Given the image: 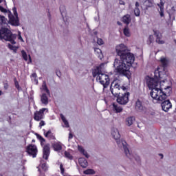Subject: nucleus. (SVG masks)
<instances>
[{
    "instance_id": "f257e3e1",
    "label": "nucleus",
    "mask_w": 176,
    "mask_h": 176,
    "mask_svg": "<svg viewBox=\"0 0 176 176\" xmlns=\"http://www.w3.org/2000/svg\"><path fill=\"white\" fill-rule=\"evenodd\" d=\"M154 74L155 78H160V89L162 93V94H159L158 101H164L171 94V82L167 80V74H164V72H162L160 67H158ZM160 96H162V98H160Z\"/></svg>"
},
{
    "instance_id": "f03ea898",
    "label": "nucleus",
    "mask_w": 176,
    "mask_h": 176,
    "mask_svg": "<svg viewBox=\"0 0 176 176\" xmlns=\"http://www.w3.org/2000/svg\"><path fill=\"white\" fill-rule=\"evenodd\" d=\"M145 80L146 86L151 90L150 96L152 97L153 100L159 101V94H162V96H160V98H162L163 96L164 97V95L162 93V89H160V78L155 77V73L154 78L147 76H146Z\"/></svg>"
},
{
    "instance_id": "7ed1b4c3",
    "label": "nucleus",
    "mask_w": 176,
    "mask_h": 176,
    "mask_svg": "<svg viewBox=\"0 0 176 176\" xmlns=\"http://www.w3.org/2000/svg\"><path fill=\"white\" fill-rule=\"evenodd\" d=\"M104 65L105 64L102 63L100 66L96 67L92 72V75L94 78H96L97 82L102 85L104 89H107L109 86V76L105 74L102 71H104Z\"/></svg>"
},
{
    "instance_id": "20e7f679",
    "label": "nucleus",
    "mask_w": 176,
    "mask_h": 176,
    "mask_svg": "<svg viewBox=\"0 0 176 176\" xmlns=\"http://www.w3.org/2000/svg\"><path fill=\"white\" fill-rule=\"evenodd\" d=\"M7 20L5 16L0 15V24H6ZM16 38L17 35L14 34L12 32L8 29V28H1L0 30V39L1 41H6L10 42L12 45H16Z\"/></svg>"
},
{
    "instance_id": "39448f33",
    "label": "nucleus",
    "mask_w": 176,
    "mask_h": 176,
    "mask_svg": "<svg viewBox=\"0 0 176 176\" xmlns=\"http://www.w3.org/2000/svg\"><path fill=\"white\" fill-rule=\"evenodd\" d=\"M133 63H134V60L130 62L129 58L124 60L115 59L113 67L116 72L122 75H129L130 74V67H131Z\"/></svg>"
},
{
    "instance_id": "423d86ee",
    "label": "nucleus",
    "mask_w": 176,
    "mask_h": 176,
    "mask_svg": "<svg viewBox=\"0 0 176 176\" xmlns=\"http://www.w3.org/2000/svg\"><path fill=\"white\" fill-rule=\"evenodd\" d=\"M116 52L121 60H126V58H129V61L130 63L135 60L134 54L129 52V48L123 43L118 44L116 46Z\"/></svg>"
},
{
    "instance_id": "0eeeda50",
    "label": "nucleus",
    "mask_w": 176,
    "mask_h": 176,
    "mask_svg": "<svg viewBox=\"0 0 176 176\" xmlns=\"http://www.w3.org/2000/svg\"><path fill=\"white\" fill-rule=\"evenodd\" d=\"M111 133L113 138L116 140L118 146L120 148H123L126 156L131 157L130 150H129V147H127V142L123 140H120V133H119L118 128L112 127Z\"/></svg>"
},
{
    "instance_id": "6e6552de",
    "label": "nucleus",
    "mask_w": 176,
    "mask_h": 176,
    "mask_svg": "<svg viewBox=\"0 0 176 176\" xmlns=\"http://www.w3.org/2000/svg\"><path fill=\"white\" fill-rule=\"evenodd\" d=\"M110 90L113 96L116 97L120 94L121 91H126V87L120 86L118 80H114L111 82Z\"/></svg>"
},
{
    "instance_id": "1a4fd4ad",
    "label": "nucleus",
    "mask_w": 176,
    "mask_h": 176,
    "mask_svg": "<svg viewBox=\"0 0 176 176\" xmlns=\"http://www.w3.org/2000/svg\"><path fill=\"white\" fill-rule=\"evenodd\" d=\"M36 137H37L38 140H39L41 141V145L42 146L44 145L43 147V157L45 160H47V159H49V156L50 155V144H45V142L46 140H45V138L41 137V135L36 134Z\"/></svg>"
},
{
    "instance_id": "9d476101",
    "label": "nucleus",
    "mask_w": 176,
    "mask_h": 176,
    "mask_svg": "<svg viewBox=\"0 0 176 176\" xmlns=\"http://www.w3.org/2000/svg\"><path fill=\"white\" fill-rule=\"evenodd\" d=\"M12 12L14 15L10 14V12L8 13L10 21L12 25H19L20 23L19 22V15L17 14V10L16 9V8H12Z\"/></svg>"
},
{
    "instance_id": "9b49d317",
    "label": "nucleus",
    "mask_w": 176,
    "mask_h": 176,
    "mask_svg": "<svg viewBox=\"0 0 176 176\" xmlns=\"http://www.w3.org/2000/svg\"><path fill=\"white\" fill-rule=\"evenodd\" d=\"M130 96L129 93L120 94L117 96V102L120 104V105H126L129 102V96Z\"/></svg>"
},
{
    "instance_id": "f8f14e48",
    "label": "nucleus",
    "mask_w": 176,
    "mask_h": 176,
    "mask_svg": "<svg viewBox=\"0 0 176 176\" xmlns=\"http://www.w3.org/2000/svg\"><path fill=\"white\" fill-rule=\"evenodd\" d=\"M162 102L161 107L162 111L164 112H168L171 108H173V104L170 101V100H164Z\"/></svg>"
},
{
    "instance_id": "ddd939ff",
    "label": "nucleus",
    "mask_w": 176,
    "mask_h": 176,
    "mask_svg": "<svg viewBox=\"0 0 176 176\" xmlns=\"http://www.w3.org/2000/svg\"><path fill=\"white\" fill-rule=\"evenodd\" d=\"M27 152L30 155V156H32V157H36L38 148H36V146L34 144H30L27 147Z\"/></svg>"
},
{
    "instance_id": "4468645a",
    "label": "nucleus",
    "mask_w": 176,
    "mask_h": 176,
    "mask_svg": "<svg viewBox=\"0 0 176 176\" xmlns=\"http://www.w3.org/2000/svg\"><path fill=\"white\" fill-rule=\"evenodd\" d=\"M45 111H47V109L43 108L40 109V111H36L34 113V120H36L37 122H39V120H42V119H43Z\"/></svg>"
},
{
    "instance_id": "2eb2a0df",
    "label": "nucleus",
    "mask_w": 176,
    "mask_h": 176,
    "mask_svg": "<svg viewBox=\"0 0 176 176\" xmlns=\"http://www.w3.org/2000/svg\"><path fill=\"white\" fill-rule=\"evenodd\" d=\"M135 109L138 112H142V113H146V108L142 106V103L140 100H138L135 103Z\"/></svg>"
},
{
    "instance_id": "dca6fc26",
    "label": "nucleus",
    "mask_w": 176,
    "mask_h": 176,
    "mask_svg": "<svg viewBox=\"0 0 176 176\" xmlns=\"http://www.w3.org/2000/svg\"><path fill=\"white\" fill-rule=\"evenodd\" d=\"M160 63L163 67L162 71H161V72H164V67H167L168 64V58L162 56L160 58Z\"/></svg>"
},
{
    "instance_id": "f3484780",
    "label": "nucleus",
    "mask_w": 176,
    "mask_h": 176,
    "mask_svg": "<svg viewBox=\"0 0 176 176\" xmlns=\"http://www.w3.org/2000/svg\"><path fill=\"white\" fill-rule=\"evenodd\" d=\"M41 101L42 104H44V105H47V104H49V98L47 97V94H43L41 96Z\"/></svg>"
},
{
    "instance_id": "a211bd4d",
    "label": "nucleus",
    "mask_w": 176,
    "mask_h": 176,
    "mask_svg": "<svg viewBox=\"0 0 176 176\" xmlns=\"http://www.w3.org/2000/svg\"><path fill=\"white\" fill-rule=\"evenodd\" d=\"M78 162H79V164L83 168H86V167H87L88 164H87V160H86V159L83 157L79 158Z\"/></svg>"
},
{
    "instance_id": "6ab92c4d",
    "label": "nucleus",
    "mask_w": 176,
    "mask_h": 176,
    "mask_svg": "<svg viewBox=\"0 0 176 176\" xmlns=\"http://www.w3.org/2000/svg\"><path fill=\"white\" fill-rule=\"evenodd\" d=\"M113 111H115L116 113H119L123 111V108L122 107L116 104H113Z\"/></svg>"
},
{
    "instance_id": "aec40b11",
    "label": "nucleus",
    "mask_w": 176,
    "mask_h": 176,
    "mask_svg": "<svg viewBox=\"0 0 176 176\" xmlns=\"http://www.w3.org/2000/svg\"><path fill=\"white\" fill-rule=\"evenodd\" d=\"M44 134L45 137L50 140H56V136H54V134L52 133V131H48L47 133L44 132Z\"/></svg>"
},
{
    "instance_id": "412c9836",
    "label": "nucleus",
    "mask_w": 176,
    "mask_h": 176,
    "mask_svg": "<svg viewBox=\"0 0 176 176\" xmlns=\"http://www.w3.org/2000/svg\"><path fill=\"white\" fill-rule=\"evenodd\" d=\"M78 149L79 152H80V153H82V155L84 156H85V157H87V159H89V157H90V155H89L87 152L83 149V147L78 146Z\"/></svg>"
},
{
    "instance_id": "4be33fe9",
    "label": "nucleus",
    "mask_w": 176,
    "mask_h": 176,
    "mask_svg": "<svg viewBox=\"0 0 176 176\" xmlns=\"http://www.w3.org/2000/svg\"><path fill=\"white\" fill-rule=\"evenodd\" d=\"M122 21L125 24H130V21H131V18L130 17L129 14L125 15L122 18Z\"/></svg>"
},
{
    "instance_id": "5701e85b",
    "label": "nucleus",
    "mask_w": 176,
    "mask_h": 176,
    "mask_svg": "<svg viewBox=\"0 0 176 176\" xmlns=\"http://www.w3.org/2000/svg\"><path fill=\"white\" fill-rule=\"evenodd\" d=\"M60 119L63 121V122L65 124V127H69V123L68 122V120H67V118H65V116H64V115L60 114Z\"/></svg>"
},
{
    "instance_id": "b1692460",
    "label": "nucleus",
    "mask_w": 176,
    "mask_h": 176,
    "mask_svg": "<svg viewBox=\"0 0 176 176\" xmlns=\"http://www.w3.org/2000/svg\"><path fill=\"white\" fill-rule=\"evenodd\" d=\"M144 5L146 9H148V8H152V6H153V1L152 0H146Z\"/></svg>"
},
{
    "instance_id": "393cba45",
    "label": "nucleus",
    "mask_w": 176,
    "mask_h": 176,
    "mask_svg": "<svg viewBox=\"0 0 176 176\" xmlns=\"http://www.w3.org/2000/svg\"><path fill=\"white\" fill-rule=\"evenodd\" d=\"M135 121V118L134 117H129L126 118V123L127 126H131L133 123Z\"/></svg>"
},
{
    "instance_id": "a878e982",
    "label": "nucleus",
    "mask_w": 176,
    "mask_h": 176,
    "mask_svg": "<svg viewBox=\"0 0 176 176\" xmlns=\"http://www.w3.org/2000/svg\"><path fill=\"white\" fill-rule=\"evenodd\" d=\"M54 151H58L63 149V146L60 142L54 144L53 145Z\"/></svg>"
},
{
    "instance_id": "bb28decb",
    "label": "nucleus",
    "mask_w": 176,
    "mask_h": 176,
    "mask_svg": "<svg viewBox=\"0 0 176 176\" xmlns=\"http://www.w3.org/2000/svg\"><path fill=\"white\" fill-rule=\"evenodd\" d=\"M41 89L47 93V96H50V91H49L47 86H46V82L43 81Z\"/></svg>"
},
{
    "instance_id": "cd10ccee",
    "label": "nucleus",
    "mask_w": 176,
    "mask_h": 176,
    "mask_svg": "<svg viewBox=\"0 0 176 176\" xmlns=\"http://www.w3.org/2000/svg\"><path fill=\"white\" fill-rule=\"evenodd\" d=\"M83 174H85L86 175H93L96 174V171L93 169H87L86 170L83 171Z\"/></svg>"
},
{
    "instance_id": "c85d7f7f",
    "label": "nucleus",
    "mask_w": 176,
    "mask_h": 176,
    "mask_svg": "<svg viewBox=\"0 0 176 176\" xmlns=\"http://www.w3.org/2000/svg\"><path fill=\"white\" fill-rule=\"evenodd\" d=\"M129 153H130V157L127 156L129 157V159H131V160H133V159H135V160H136V162H140V156L135 155V156L133 155V154H131V153H130L129 151Z\"/></svg>"
},
{
    "instance_id": "c756f323",
    "label": "nucleus",
    "mask_w": 176,
    "mask_h": 176,
    "mask_svg": "<svg viewBox=\"0 0 176 176\" xmlns=\"http://www.w3.org/2000/svg\"><path fill=\"white\" fill-rule=\"evenodd\" d=\"M124 32V35H125V36H131V34L130 33V29H129V28H125L123 30Z\"/></svg>"
},
{
    "instance_id": "7c9ffc66",
    "label": "nucleus",
    "mask_w": 176,
    "mask_h": 176,
    "mask_svg": "<svg viewBox=\"0 0 176 176\" xmlns=\"http://www.w3.org/2000/svg\"><path fill=\"white\" fill-rule=\"evenodd\" d=\"M21 54H22V57L25 60V61H28V56L27 55V52H25V51H24V50H22L21 51Z\"/></svg>"
},
{
    "instance_id": "2f4dec72",
    "label": "nucleus",
    "mask_w": 176,
    "mask_h": 176,
    "mask_svg": "<svg viewBox=\"0 0 176 176\" xmlns=\"http://www.w3.org/2000/svg\"><path fill=\"white\" fill-rule=\"evenodd\" d=\"M41 167L44 171H46V170H47V166L43 161H41Z\"/></svg>"
},
{
    "instance_id": "473e14b6",
    "label": "nucleus",
    "mask_w": 176,
    "mask_h": 176,
    "mask_svg": "<svg viewBox=\"0 0 176 176\" xmlns=\"http://www.w3.org/2000/svg\"><path fill=\"white\" fill-rule=\"evenodd\" d=\"M157 6L160 8V11L164 10V3L163 1H160V3L157 4Z\"/></svg>"
},
{
    "instance_id": "72a5a7b5",
    "label": "nucleus",
    "mask_w": 176,
    "mask_h": 176,
    "mask_svg": "<svg viewBox=\"0 0 176 176\" xmlns=\"http://www.w3.org/2000/svg\"><path fill=\"white\" fill-rule=\"evenodd\" d=\"M8 47L10 50H13L14 53L17 52V47L12 45V44H8Z\"/></svg>"
},
{
    "instance_id": "f704fd0d",
    "label": "nucleus",
    "mask_w": 176,
    "mask_h": 176,
    "mask_svg": "<svg viewBox=\"0 0 176 176\" xmlns=\"http://www.w3.org/2000/svg\"><path fill=\"white\" fill-rule=\"evenodd\" d=\"M95 53L97 54L98 57H101V55L102 54L100 48H95Z\"/></svg>"
},
{
    "instance_id": "c9c22d12",
    "label": "nucleus",
    "mask_w": 176,
    "mask_h": 176,
    "mask_svg": "<svg viewBox=\"0 0 176 176\" xmlns=\"http://www.w3.org/2000/svg\"><path fill=\"white\" fill-rule=\"evenodd\" d=\"M134 13H135V16L138 17V16H140V14H141V11H140V8H135L134 10Z\"/></svg>"
},
{
    "instance_id": "e433bc0d",
    "label": "nucleus",
    "mask_w": 176,
    "mask_h": 176,
    "mask_svg": "<svg viewBox=\"0 0 176 176\" xmlns=\"http://www.w3.org/2000/svg\"><path fill=\"white\" fill-rule=\"evenodd\" d=\"M31 79H32V80H34V82H36V83H38V79H36V73L32 74Z\"/></svg>"
},
{
    "instance_id": "4c0bfd02",
    "label": "nucleus",
    "mask_w": 176,
    "mask_h": 176,
    "mask_svg": "<svg viewBox=\"0 0 176 176\" xmlns=\"http://www.w3.org/2000/svg\"><path fill=\"white\" fill-rule=\"evenodd\" d=\"M65 156L67 159H69L70 160L72 159V155L68 151H65Z\"/></svg>"
},
{
    "instance_id": "58836bf2",
    "label": "nucleus",
    "mask_w": 176,
    "mask_h": 176,
    "mask_svg": "<svg viewBox=\"0 0 176 176\" xmlns=\"http://www.w3.org/2000/svg\"><path fill=\"white\" fill-rule=\"evenodd\" d=\"M156 42H157V43H159L160 45L164 44V41L161 40L160 37H159V36H157Z\"/></svg>"
},
{
    "instance_id": "ea45409f",
    "label": "nucleus",
    "mask_w": 176,
    "mask_h": 176,
    "mask_svg": "<svg viewBox=\"0 0 176 176\" xmlns=\"http://www.w3.org/2000/svg\"><path fill=\"white\" fill-rule=\"evenodd\" d=\"M3 0H0V3L2 2ZM0 11H1L3 13H6L8 12L7 9L3 8V7L0 6Z\"/></svg>"
},
{
    "instance_id": "a19ab883",
    "label": "nucleus",
    "mask_w": 176,
    "mask_h": 176,
    "mask_svg": "<svg viewBox=\"0 0 176 176\" xmlns=\"http://www.w3.org/2000/svg\"><path fill=\"white\" fill-rule=\"evenodd\" d=\"M18 39L21 42H24V39H23V37H21V32H18Z\"/></svg>"
},
{
    "instance_id": "79ce46f5",
    "label": "nucleus",
    "mask_w": 176,
    "mask_h": 176,
    "mask_svg": "<svg viewBox=\"0 0 176 176\" xmlns=\"http://www.w3.org/2000/svg\"><path fill=\"white\" fill-rule=\"evenodd\" d=\"M153 42V35H150L148 40V43L151 44Z\"/></svg>"
},
{
    "instance_id": "37998d69",
    "label": "nucleus",
    "mask_w": 176,
    "mask_h": 176,
    "mask_svg": "<svg viewBox=\"0 0 176 176\" xmlns=\"http://www.w3.org/2000/svg\"><path fill=\"white\" fill-rule=\"evenodd\" d=\"M97 43H98V45H104V41H102V38H98Z\"/></svg>"
},
{
    "instance_id": "c03bdc74",
    "label": "nucleus",
    "mask_w": 176,
    "mask_h": 176,
    "mask_svg": "<svg viewBox=\"0 0 176 176\" xmlns=\"http://www.w3.org/2000/svg\"><path fill=\"white\" fill-rule=\"evenodd\" d=\"M45 121L41 120L39 124V127H41V129L43 126H45Z\"/></svg>"
},
{
    "instance_id": "a18cd8bd",
    "label": "nucleus",
    "mask_w": 176,
    "mask_h": 176,
    "mask_svg": "<svg viewBox=\"0 0 176 176\" xmlns=\"http://www.w3.org/2000/svg\"><path fill=\"white\" fill-rule=\"evenodd\" d=\"M161 17H164V10H161L159 12Z\"/></svg>"
},
{
    "instance_id": "49530a36",
    "label": "nucleus",
    "mask_w": 176,
    "mask_h": 176,
    "mask_svg": "<svg viewBox=\"0 0 176 176\" xmlns=\"http://www.w3.org/2000/svg\"><path fill=\"white\" fill-rule=\"evenodd\" d=\"M60 169L62 173H64V168L63 167V164L60 165Z\"/></svg>"
},
{
    "instance_id": "de8ad7c7",
    "label": "nucleus",
    "mask_w": 176,
    "mask_h": 176,
    "mask_svg": "<svg viewBox=\"0 0 176 176\" xmlns=\"http://www.w3.org/2000/svg\"><path fill=\"white\" fill-rule=\"evenodd\" d=\"M56 75H57V76H58V78H61V72H57Z\"/></svg>"
},
{
    "instance_id": "09e8293b",
    "label": "nucleus",
    "mask_w": 176,
    "mask_h": 176,
    "mask_svg": "<svg viewBox=\"0 0 176 176\" xmlns=\"http://www.w3.org/2000/svg\"><path fill=\"white\" fill-rule=\"evenodd\" d=\"M73 137L74 136L72 135V133H69V140H72Z\"/></svg>"
},
{
    "instance_id": "8fccbe9b",
    "label": "nucleus",
    "mask_w": 176,
    "mask_h": 176,
    "mask_svg": "<svg viewBox=\"0 0 176 176\" xmlns=\"http://www.w3.org/2000/svg\"><path fill=\"white\" fill-rule=\"evenodd\" d=\"M140 7V3H138V2H136L135 3V8H139Z\"/></svg>"
},
{
    "instance_id": "3c124183",
    "label": "nucleus",
    "mask_w": 176,
    "mask_h": 176,
    "mask_svg": "<svg viewBox=\"0 0 176 176\" xmlns=\"http://www.w3.org/2000/svg\"><path fill=\"white\" fill-rule=\"evenodd\" d=\"M120 5H124V1L120 0Z\"/></svg>"
},
{
    "instance_id": "603ef678",
    "label": "nucleus",
    "mask_w": 176,
    "mask_h": 176,
    "mask_svg": "<svg viewBox=\"0 0 176 176\" xmlns=\"http://www.w3.org/2000/svg\"><path fill=\"white\" fill-rule=\"evenodd\" d=\"M29 61L30 63H32V59L31 58V56L29 55Z\"/></svg>"
},
{
    "instance_id": "864d4df0",
    "label": "nucleus",
    "mask_w": 176,
    "mask_h": 176,
    "mask_svg": "<svg viewBox=\"0 0 176 176\" xmlns=\"http://www.w3.org/2000/svg\"><path fill=\"white\" fill-rule=\"evenodd\" d=\"M15 86L16 89H19V82H15Z\"/></svg>"
},
{
    "instance_id": "5fc2aeb1",
    "label": "nucleus",
    "mask_w": 176,
    "mask_h": 176,
    "mask_svg": "<svg viewBox=\"0 0 176 176\" xmlns=\"http://www.w3.org/2000/svg\"><path fill=\"white\" fill-rule=\"evenodd\" d=\"M94 35H97V31L94 32Z\"/></svg>"
},
{
    "instance_id": "6e6d98bb",
    "label": "nucleus",
    "mask_w": 176,
    "mask_h": 176,
    "mask_svg": "<svg viewBox=\"0 0 176 176\" xmlns=\"http://www.w3.org/2000/svg\"><path fill=\"white\" fill-rule=\"evenodd\" d=\"M4 88H5V89H8V86H7V85H5V86H4Z\"/></svg>"
},
{
    "instance_id": "4d7b16f0",
    "label": "nucleus",
    "mask_w": 176,
    "mask_h": 176,
    "mask_svg": "<svg viewBox=\"0 0 176 176\" xmlns=\"http://www.w3.org/2000/svg\"><path fill=\"white\" fill-rule=\"evenodd\" d=\"M2 95V91H0V96Z\"/></svg>"
},
{
    "instance_id": "13d9d810",
    "label": "nucleus",
    "mask_w": 176,
    "mask_h": 176,
    "mask_svg": "<svg viewBox=\"0 0 176 176\" xmlns=\"http://www.w3.org/2000/svg\"><path fill=\"white\" fill-rule=\"evenodd\" d=\"M118 24L119 25H120V22H118Z\"/></svg>"
},
{
    "instance_id": "bf43d9fd",
    "label": "nucleus",
    "mask_w": 176,
    "mask_h": 176,
    "mask_svg": "<svg viewBox=\"0 0 176 176\" xmlns=\"http://www.w3.org/2000/svg\"><path fill=\"white\" fill-rule=\"evenodd\" d=\"M48 16H50V13L48 14Z\"/></svg>"
}]
</instances>
